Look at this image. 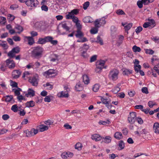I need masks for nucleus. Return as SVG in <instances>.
I'll use <instances>...</instances> for the list:
<instances>
[{
    "label": "nucleus",
    "instance_id": "nucleus-1",
    "mask_svg": "<svg viewBox=\"0 0 159 159\" xmlns=\"http://www.w3.org/2000/svg\"><path fill=\"white\" fill-rule=\"evenodd\" d=\"M43 52V48H42L37 46L34 48V49L32 52V54L34 57L39 59L42 57Z\"/></svg>",
    "mask_w": 159,
    "mask_h": 159
},
{
    "label": "nucleus",
    "instance_id": "nucleus-2",
    "mask_svg": "<svg viewBox=\"0 0 159 159\" xmlns=\"http://www.w3.org/2000/svg\"><path fill=\"white\" fill-rule=\"evenodd\" d=\"M119 73V71L116 68L112 69L109 72V78L114 81H116L118 79Z\"/></svg>",
    "mask_w": 159,
    "mask_h": 159
},
{
    "label": "nucleus",
    "instance_id": "nucleus-3",
    "mask_svg": "<svg viewBox=\"0 0 159 159\" xmlns=\"http://www.w3.org/2000/svg\"><path fill=\"white\" fill-rule=\"evenodd\" d=\"M75 36L77 38L80 39L77 40V42L84 43L88 41L86 38L84 37V34L81 30H76Z\"/></svg>",
    "mask_w": 159,
    "mask_h": 159
},
{
    "label": "nucleus",
    "instance_id": "nucleus-4",
    "mask_svg": "<svg viewBox=\"0 0 159 159\" xmlns=\"http://www.w3.org/2000/svg\"><path fill=\"white\" fill-rule=\"evenodd\" d=\"M136 120V113L134 112H130L128 117L129 122L131 124H133L134 123Z\"/></svg>",
    "mask_w": 159,
    "mask_h": 159
},
{
    "label": "nucleus",
    "instance_id": "nucleus-5",
    "mask_svg": "<svg viewBox=\"0 0 159 159\" xmlns=\"http://www.w3.org/2000/svg\"><path fill=\"white\" fill-rule=\"evenodd\" d=\"M26 133V136L27 137H31L37 134L38 132V130L34 128H32L30 130H27L24 131Z\"/></svg>",
    "mask_w": 159,
    "mask_h": 159
},
{
    "label": "nucleus",
    "instance_id": "nucleus-6",
    "mask_svg": "<svg viewBox=\"0 0 159 159\" xmlns=\"http://www.w3.org/2000/svg\"><path fill=\"white\" fill-rule=\"evenodd\" d=\"M25 3L28 7H35L38 5L39 2L37 0H27Z\"/></svg>",
    "mask_w": 159,
    "mask_h": 159
},
{
    "label": "nucleus",
    "instance_id": "nucleus-7",
    "mask_svg": "<svg viewBox=\"0 0 159 159\" xmlns=\"http://www.w3.org/2000/svg\"><path fill=\"white\" fill-rule=\"evenodd\" d=\"M28 81L33 86H37L39 81L38 77L36 76L30 77Z\"/></svg>",
    "mask_w": 159,
    "mask_h": 159
},
{
    "label": "nucleus",
    "instance_id": "nucleus-8",
    "mask_svg": "<svg viewBox=\"0 0 159 159\" xmlns=\"http://www.w3.org/2000/svg\"><path fill=\"white\" fill-rule=\"evenodd\" d=\"M21 73L20 70H14L12 73V76L14 79H17L20 77Z\"/></svg>",
    "mask_w": 159,
    "mask_h": 159
},
{
    "label": "nucleus",
    "instance_id": "nucleus-9",
    "mask_svg": "<svg viewBox=\"0 0 159 159\" xmlns=\"http://www.w3.org/2000/svg\"><path fill=\"white\" fill-rule=\"evenodd\" d=\"M7 65L10 69H14L15 67V64L14 61L11 59H7L6 61Z\"/></svg>",
    "mask_w": 159,
    "mask_h": 159
},
{
    "label": "nucleus",
    "instance_id": "nucleus-10",
    "mask_svg": "<svg viewBox=\"0 0 159 159\" xmlns=\"http://www.w3.org/2000/svg\"><path fill=\"white\" fill-rule=\"evenodd\" d=\"M55 70H54L50 69L43 73V75L46 76V78H48L50 75L55 74Z\"/></svg>",
    "mask_w": 159,
    "mask_h": 159
},
{
    "label": "nucleus",
    "instance_id": "nucleus-11",
    "mask_svg": "<svg viewBox=\"0 0 159 159\" xmlns=\"http://www.w3.org/2000/svg\"><path fill=\"white\" fill-rule=\"evenodd\" d=\"M154 57H156V56H153V57L151 59L152 64V65L157 66L159 68V59L155 58Z\"/></svg>",
    "mask_w": 159,
    "mask_h": 159
},
{
    "label": "nucleus",
    "instance_id": "nucleus-12",
    "mask_svg": "<svg viewBox=\"0 0 159 159\" xmlns=\"http://www.w3.org/2000/svg\"><path fill=\"white\" fill-rule=\"evenodd\" d=\"M146 21H148V24L150 26L149 28L151 29L154 27L156 25V23L155 20L153 19H147L146 20Z\"/></svg>",
    "mask_w": 159,
    "mask_h": 159
},
{
    "label": "nucleus",
    "instance_id": "nucleus-13",
    "mask_svg": "<svg viewBox=\"0 0 159 159\" xmlns=\"http://www.w3.org/2000/svg\"><path fill=\"white\" fill-rule=\"evenodd\" d=\"M57 96L59 98H68L69 96V94L66 91H62L58 93Z\"/></svg>",
    "mask_w": 159,
    "mask_h": 159
},
{
    "label": "nucleus",
    "instance_id": "nucleus-14",
    "mask_svg": "<svg viewBox=\"0 0 159 159\" xmlns=\"http://www.w3.org/2000/svg\"><path fill=\"white\" fill-rule=\"evenodd\" d=\"M102 138L100 135L96 134H94L91 136L92 139L95 140L96 141H100Z\"/></svg>",
    "mask_w": 159,
    "mask_h": 159
},
{
    "label": "nucleus",
    "instance_id": "nucleus-15",
    "mask_svg": "<svg viewBox=\"0 0 159 159\" xmlns=\"http://www.w3.org/2000/svg\"><path fill=\"white\" fill-rule=\"evenodd\" d=\"M153 129L155 133L158 134L159 133V123L158 122L154 123Z\"/></svg>",
    "mask_w": 159,
    "mask_h": 159
},
{
    "label": "nucleus",
    "instance_id": "nucleus-16",
    "mask_svg": "<svg viewBox=\"0 0 159 159\" xmlns=\"http://www.w3.org/2000/svg\"><path fill=\"white\" fill-rule=\"evenodd\" d=\"M83 81L85 84H88L89 83V80L88 76L84 74L82 76Z\"/></svg>",
    "mask_w": 159,
    "mask_h": 159
},
{
    "label": "nucleus",
    "instance_id": "nucleus-17",
    "mask_svg": "<svg viewBox=\"0 0 159 159\" xmlns=\"http://www.w3.org/2000/svg\"><path fill=\"white\" fill-rule=\"evenodd\" d=\"M26 95L27 97H33L35 95V92L33 90L31 89H29L28 93L27 94H26Z\"/></svg>",
    "mask_w": 159,
    "mask_h": 159
},
{
    "label": "nucleus",
    "instance_id": "nucleus-18",
    "mask_svg": "<svg viewBox=\"0 0 159 159\" xmlns=\"http://www.w3.org/2000/svg\"><path fill=\"white\" fill-rule=\"evenodd\" d=\"M83 21L85 23H91L93 22V19L90 16H87L85 17L83 20Z\"/></svg>",
    "mask_w": 159,
    "mask_h": 159
},
{
    "label": "nucleus",
    "instance_id": "nucleus-19",
    "mask_svg": "<svg viewBox=\"0 0 159 159\" xmlns=\"http://www.w3.org/2000/svg\"><path fill=\"white\" fill-rule=\"evenodd\" d=\"M39 128L40 132H43L48 129V127L44 125H40L39 126Z\"/></svg>",
    "mask_w": 159,
    "mask_h": 159
},
{
    "label": "nucleus",
    "instance_id": "nucleus-20",
    "mask_svg": "<svg viewBox=\"0 0 159 159\" xmlns=\"http://www.w3.org/2000/svg\"><path fill=\"white\" fill-rule=\"evenodd\" d=\"M118 146H119L118 150H120L123 149L124 148L125 144L123 140H120L119 142Z\"/></svg>",
    "mask_w": 159,
    "mask_h": 159
},
{
    "label": "nucleus",
    "instance_id": "nucleus-21",
    "mask_svg": "<svg viewBox=\"0 0 159 159\" xmlns=\"http://www.w3.org/2000/svg\"><path fill=\"white\" fill-rule=\"evenodd\" d=\"M114 137L116 139L120 140L122 138L123 136L121 132H117L115 133Z\"/></svg>",
    "mask_w": 159,
    "mask_h": 159
},
{
    "label": "nucleus",
    "instance_id": "nucleus-22",
    "mask_svg": "<svg viewBox=\"0 0 159 159\" xmlns=\"http://www.w3.org/2000/svg\"><path fill=\"white\" fill-rule=\"evenodd\" d=\"M102 138L104 140L103 141L107 143H111V138L110 136H106Z\"/></svg>",
    "mask_w": 159,
    "mask_h": 159
},
{
    "label": "nucleus",
    "instance_id": "nucleus-23",
    "mask_svg": "<svg viewBox=\"0 0 159 159\" xmlns=\"http://www.w3.org/2000/svg\"><path fill=\"white\" fill-rule=\"evenodd\" d=\"M15 29L18 30V31L17 33L18 34H20L23 30V28L20 25L18 24L15 25Z\"/></svg>",
    "mask_w": 159,
    "mask_h": 159
},
{
    "label": "nucleus",
    "instance_id": "nucleus-24",
    "mask_svg": "<svg viewBox=\"0 0 159 159\" xmlns=\"http://www.w3.org/2000/svg\"><path fill=\"white\" fill-rule=\"evenodd\" d=\"M124 75H128L132 73V71L131 70L123 68L122 69Z\"/></svg>",
    "mask_w": 159,
    "mask_h": 159
},
{
    "label": "nucleus",
    "instance_id": "nucleus-25",
    "mask_svg": "<svg viewBox=\"0 0 159 159\" xmlns=\"http://www.w3.org/2000/svg\"><path fill=\"white\" fill-rule=\"evenodd\" d=\"M26 106L27 107H32L35 106L34 102L33 101L28 102L26 103Z\"/></svg>",
    "mask_w": 159,
    "mask_h": 159
},
{
    "label": "nucleus",
    "instance_id": "nucleus-26",
    "mask_svg": "<svg viewBox=\"0 0 159 159\" xmlns=\"http://www.w3.org/2000/svg\"><path fill=\"white\" fill-rule=\"evenodd\" d=\"M12 90L14 91L15 95L17 96L20 94V92L21 91V89L20 88L17 87V89H13Z\"/></svg>",
    "mask_w": 159,
    "mask_h": 159
},
{
    "label": "nucleus",
    "instance_id": "nucleus-27",
    "mask_svg": "<svg viewBox=\"0 0 159 159\" xmlns=\"http://www.w3.org/2000/svg\"><path fill=\"white\" fill-rule=\"evenodd\" d=\"M28 40V44L30 45H32L34 43V41L32 37L26 36L25 37Z\"/></svg>",
    "mask_w": 159,
    "mask_h": 159
},
{
    "label": "nucleus",
    "instance_id": "nucleus-28",
    "mask_svg": "<svg viewBox=\"0 0 159 159\" xmlns=\"http://www.w3.org/2000/svg\"><path fill=\"white\" fill-rule=\"evenodd\" d=\"M101 20V19H96L95 21L94 22L95 26L96 28H99L101 26V25L100 24V21Z\"/></svg>",
    "mask_w": 159,
    "mask_h": 159
},
{
    "label": "nucleus",
    "instance_id": "nucleus-29",
    "mask_svg": "<svg viewBox=\"0 0 159 159\" xmlns=\"http://www.w3.org/2000/svg\"><path fill=\"white\" fill-rule=\"evenodd\" d=\"M110 123V121L109 120H107L106 121L100 120L99 121L98 124L99 125H105L107 124L109 125Z\"/></svg>",
    "mask_w": 159,
    "mask_h": 159
},
{
    "label": "nucleus",
    "instance_id": "nucleus-30",
    "mask_svg": "<svg viewBox=\"0 0 159 159\" xmlns=\"http://www.w3.org/2000/svg\"><path fill=\"white\" fill-rule=\"evenodd\" d=\"M96 67L95 69V71L97 73H99L100 72L101 70L103 68V67L97 64H96Z\"/></svg>",
    "mask_w": 159,
    "mask_h": 159
},
{
    "label": "nucleus",
    "instance_id": "nucleus-31",
    "mask_svg": "<svg viewBox=\"0 0 159 159\" xmlns=\"http://www.w3.org/2000/svg\"><path fill=\"white\" fill-rule=\"evenodd\" d=\"M132 49L133 51L134 52H140L141 51V49L140 47H137L136 45H134L132 48Z\"/></svg>",
    "mask_w": 159,
    "mask_h": 159
},
{
    "label": "nucleus",
    "instance_id": "nucleus-32",
    "mask_svg": "<svg viewBox=\"0 0 159 159\" xmlns=\"http://www.w3.org/2000/svg\"><path fill=\"white\" fill-rule=\"evenodd\" d=\"M132 25L133 24L132 23H130L128 24L127 25H126L124 26V29L125 31H127V33H128V30H129L132 27Z\"/></svg>",
    "mask_w": 159,
    "mask_h": 159
},
{
    "label": "nucleus",
    "instance_id": "nucleus-33",
    "mask_svg": "<svg viewBox=\"0 0 159 159\" xmlns=\"http://www.w3.org/2000/svg\"><path fill=\"white\" fill-rule=\"evenodd\" d=\"M82 147V144L80 143H77L75 145V148L79 151L81 149Z\"/></svg>",
    "mask_w": 159,
    "mask_h": 159
},
{
    "label": "nucleus",
    "instance_id": "nucleus-34",
    "mask_svg": "<svg viewBox=\"0 0 159 159\" xmlns=\"http://www.w3.org/2000/svg\"><path fill=\"white\" fill-rule=\"evenodd\" d=\"M120 90V88L118 87H115L111 90L112 92L114 94L118 93Z\"/></svg>",
    "mask_w": 159,
    "mask_h": 159
},
{
    "label": "nucleus",
    "instance_id": "nucleus-35",
    "mask_svg": "<svg viewBox=\"0 0 159 159\" xmlns=\"http://www.w3.org/2000/svg\"><path fill=\"white\" fill-rule=\"evenodd\" d=\"M99 87L100 86L98 84H96L93 86V90L94 92H97L99 90Z\"/></svg>",
    "mask_w": 159,
    "mask_h": 159
},
{
    "label": "nucleus",
    "instance_id": "nucleus-36",
    "mask_svg": "<svg viewBox=\"0 0 159 159\" xmlns=\"http://www.w3.org/2000/svg\"><path fill=\"white\" fill-rule=\"evenodd\" d=\"M62 27L66 31H69L70 28L69 27L66 23H63L62 24Z\"/></svg>",
    "mask_w": 159,
    "mask_h": 159
},
{
    "label": "nucleus",
    "instance_id": "nucleus-37",
    "mask_svg": "<svg viewBox=\"0 0 159 159\" xmlns=\"http://www.w3.org/2000/svg\"><path fill=\"white\" fill-rule=\"evenodd\" d=\"M6 22V19L5 17L3 16H0V23L2 25H4Z\"/></svg>",
    "mask_w": 159,
    "mask_h": 159
},
{
    "label": "nucleus",
    "instance_id": "nucleus-38",
    "mask_svg": "<svg viewBox=\"0 0 159 159\" xmlns=\"http://www.w3.org/2000/svg\"><path fill=\"white\" fill-rule=\"evenodd\" d=\"M38 43L39 44H43L46 43L45 40L44 38H40L38 40Z\"/></svg>",
    "mask_w": 159,
    "mask_h": 159
},
{
    "label": "nucleus",
    "instance_id": "nucleus-39",
    "mask_svg": "<svg viewBox=\"0 0 159 159\" xmlns=\"http://www.w3.org/2000/svg\"><path fill=\"white\" fill-rule=\"evenodd\" d=\"M11 109L14 112H17L18 110L17 105L15 104L13 105L11 107Z\"/></svg>",
    "mask_w": 159,
    "mask_h": 159
},
{
    "label": "nucleus",
    "instance_id": "nucleus-40",
    "mask_svg": "<svg viewBox=\"0 0 159 159\" xmlns=\"http://www.w3.org/2000/svg\"><path fill=\"white\" fill-rule=\"evenodd\" d=\"M46 43L47 42H50L51 40L53 39V38L51 36H46L44 37Z\"/></svg>",
    "mask_w": 159,
    "mask_h": 159
},
{
    "label": "nucleus",
    "instance_id": "nucleus-41",
    "mask_svg": "<svg viewBox=\"0 0 159 159\" xmlns=\"http://www.w3.org/2000/svg\"><path fill=\"white\" fill-rule=\"evenodd\" d=\"M105 63V61L104 60H101L99 61H97L96 62V64L98 65H99V66H101L103 67Z\"/></svg>",
    "mask_w": 159,
    "mask_h": 159
},
{
    "label": "nucleus",
    "instance_id": "nucleus-42",
    "mask_svg": "<svg viewBox=\"0 0 159 159\" xmlns=\"http://www.w3.org/2000/svg\"><path fill=\"white\" fill-rule=\"evenodd\" d=\"M8 56L10 57V59H11L15 57V54L11 50L8 53Z\"/></svg>",
    "mask_w": 159,
    "mask_h": 159
},
{
    "label": "nucleus",
    "instance_id": "nucleus-43",
    "mask_svg": "<svg viewBox=\"0 0 159 159\" xmlns=\"http://www.w3.org/2000/svg\"><path fill=\"white\" fill-rule=\"evenodd\" d=\"M116 13L118 15H123L125 14V13L123 11L120 9L117 10L116 11Z\"/></svg>",
    "mask_w": 159,
    "mask_h": 159
},
{
    "label": "nucleus",
    "instance_id": "nucleus-44",
    "mask_svg": "<svg viewBox=\"0 0 159 159\" xmlns=\"http://www.w3.org/2000/svg\"><path fill=\"white\" fill-rule=\"evenodd\" d=\"M44 87H48L47 89L48 90H51L53 88V85L50 84L49 83H47L45 84H44Z\"/></svg>",
    "mask_w": 159,
    "mask_h": 159
},
{
    "label": "nucleus",
    "instance_id": "nucleus-45",
    "mask_svg": "<svg viewBox=\"0 0 159 159\" xmlns=\"http://www.w3.org/2000/svg\"><path fill=\"white\" fill-rule=\"evenodd\" d=\"M97 43H99L101 45H102L103 44L102 40L101 39L100 37L99 36H98L97 37V40L96 41Z\"/></svg>",
    "mask_w": 159,
    "mask_h": 159
},
{
    "label": "nucleus",
    "instance_id": "nucleus-46",
    "mask_svg": "<svg viewBox=\"0 0 159 159\" xmlns=\"http://www.w3.org/2000/svg\"><path fill=\"white\" fill-rule=\"evenodd\" d=\"M12 51L14 52L15 54L18 53L20 51V48L18 47L14 48L12 49Z\"/></svg>",
    "mask_w": 159,
    "mask_h": 159
},
{
    "label": "nucleus",
    "instance_id": "nucleus-47",
    "mask_svg": "<svg viewBox=\"0 0 159 159\" xmlns=\"http://www.w3.org/2000/svg\"><path fill=\"white\" fill-rule=\"evenodd\" d=\"M81 56L85 58H87L89 57V55L86 52V51H83L81 53Z\"/></svg>",
    "mask_w": 159,
    "mask_h": 159
},
{
    "label": "nucleus",
    "instance_id": "nucleus-48",
    "mask_svg": "<svg viewBox=\"0 0 159 159\" xmlns=\"http://www.w3.org/2000/svg\"><path fill=\"white\" fill-rule=\"evenodd\" d=\"M141 68V66L139 65H136L134 66V69L135 71L137 73L139 72V70Z\"/></svg>",
    "mask_w": 159,
    "mask_h": 159
},
{
    "label": "nucleus",
    "instance_id": "nucleus-49",
    "mask_svg": "<svg viewBox=\"0 0 159 159\" xmlns=\"http://www.w3.org/2000/svg\"><path fill=\"white\" fill-rule=\"evenodd\" d=\"M82 88V87L80 84H77L75 86V90L77 91H80Z\"/></svg>",
    "mask_w": 159,
    "mask_h": 159
},
{
    "label": "nucleus",
    "instance_id": "nucleus-50",
    "mask_svg": "<svg viewBox=\"0 0 159 159\" xmlns=\"http://www.w3.org/2000/svg\"><path fill=\"white\" fill-rule=\"evenodd\" d=\"M11 85L12 87H16L17 88L18 87L17 85V83L15 82V81H12L11 80Z\"/></svg>",
    "mask_w": 159,
    "mask_h": 159
},
{
    "label": "nucleus",
    "instance_id": "nucleus-51",
    "mask_svg": "<svg viewBox=\"0 0 159 159\" xmlns=\"http://www.w3.org/2000/svg\"><path fill=\"white\" fill-rule=\"evenodd\" d=\"M89 5V2L88 1L85 2L83 5V8L85 10L87 9Z\"/></svg>",
    "mask_w": 159,
    "mask_h": 159
},
{
    "label": "nucleus",
    "instance_id": "nucleus-52",
    "mask_svg": "<svg viewBox=\"0 0 159 159\" xmlns=\"http://www.w3.org/2000/svg\"><path fill=\"white\" fill-rule=\"evenodd\" d=\"M79 10L78 9H74L72 10L70 13L72 14L73 15H77L79 13Z\"/></svg>",
    "mask_w": 159,
    "mask_h": 159
},
{
    "label": "nucleus",
    "instance_id": "nucleus-53",
    "mask_svg": "<svg viewBox=\"0 0 159 159\" xmlns=\"http://www.w3.org/2000/svg\"><path fill=\"white\" fill-rule=\"evenodd\" d=\"M13 98L12 96L11 95H7L6 96V101L7 102H10L11 101Z\"/></svg>",
    "mask_w": 159,
    "mask_h": 159
},
{
    "label": "nucleus",
    "instance_id": "nucleus-54",
    "mask_svg": "<svg viewBox=\"0 0 159 159\" xmlns=\"http://www.w3.org/2000/svg\"><path fill=\"white\" fill-rule=\"evenodd\" d=\"M68 155V153L67 152H63L61 154V156L62 158L65 159L67 158V157H69Z\"/></svg>",
    "mask_w": 159,
    "mask_h": 159
},
{
    "label": "nucleus",
    "instance_id": "nucleus-55",
    "mask_svg": "<svg viewBox=\"0 0 159 159\" xmlns=\"http://www.w3.org/2000/svg\"><path fill=\"white\" fill-rule=\"evenodd\" d=\"M48 7L45 5H42L41 7V9L42 11H47L48 10Z\"/></svg>",
    "mask_w": 159,
    "mask_h": 159
},
{
    "label": "nucleus",
    "instance_id": "nucleus-56",
    "mask_svg": "<svg viewBox=\"0 0 159 159\" xmlns=\"http://www.w3.org/2000/svg\"><path fill=\"white\" fill-rule=\"evenodd\" d=\"M110 30L111 33L112 34H113L114 33L116 32V28L114 26H111Z\"/></svg>",
    "mask_w": 159,
    "mask_h": 159
},
{
    "label": "nucleus",
    "instance_id": "nucleus-57",
    "mask_svg": "<svg viewBox=\"0 0 159 159\" xmlns=\"http://www.w3.org/2000/svg\"><path fill=\"white\" fill-rule=\"evenodd\" d=\"M141 91L142 93H145V94H148V89L146 87H144L142 88Z\"/></svg>",
    "mask_w": 159,
    "mask_h": 159
},
{
    "label": "nucleus",
    "instance_id": "nucleus-58",
    "mask_svg": "<svg viewBox=\"0 0 159 159\" xmlns=\"http://www.w3.org/2000/svg\"><path fill=\"white\" fill-rule=\"evenodd\" d=\"M98 28H94L93 29H92L90 30V33L92 34H96L98 32Z\"/></svg>",
    "mask_w": 159,
    "mask_h": 159
},
{
    "label": "nucleus",
    "instance_id": "nucleus-59",
    "mask_svg": "<svg viewBox=\"0 0 159 159\" xmlns=\"http://www.w3.org/2000/svg\"><path fill=\"white\" fill-rule=\"evenodd\" d=\"M143 3L142 0H139L137 2V5L139 8H141L143 6Z\"/></svg>",
    "mask_w": 159,
    "mask_h": 159
},
{
    "label": "nucleus",
    "instance_id": "nucleus-60",
    "mask_svg": "<svg viewBox=\"0 0 159 159\" xmlns=\"http://www.w3.org/2000/svg\"><path fill=\"white\" fill-rule=\"evenodd\" d=\"M44 123L47 125H52L53 122L50 120H47L45 121Z\"/></svg>",
    "mask_w": 159,
    "mask_h": 159
},
{
    "label": "nucleus",
    "instance_id": "nucleus-61",
    "mask_svg": "<svg viewBox=\"0 0 159 159\" xmlns=\"http://www.w3.org/2000/svg\"><path fill=\"white\" fill-rule=\"evenodd\" d=\"M128 94L130 97H133L134 96L135 94V92L134 91L130 90L128 92Z\"/></svg>",
    "mask_w": 159,
    "mask_h": 159
},
{
    "label": "nucleus",
    "instance_id": "nucleus-62",
    "mask_svg": "<svg viewBox=\"0 0 159 159\" xmlns=\"http://www.w3.org/2000/svg\"><path fill=\"white\" fill-rule=\"evenodd\" d=\"M145 52L147 54H152L154 53V51L152 49H146L145 50Z\"/></svg>",
    "mask_w": 159,
    "mask_h": 159
},
{
    "label": "nucleus",
    "instance_id": "nucleus-63",
    "mask_svg": "<svg viewBox=\"0 0 159 159\" xmlns=\"http://www.w3.org/2000/svg\"><path fill=\"white\" fill-rule=\"evenodd\" d=\"M143 30V28L141 26H139L135 30V32L137 34L139 33Z\"/></svg>",
    "mask_w": 159,
    "mask_h": 159
},
{
    "label": "nucleus",
    "instance_id": "nucleus-64",
    "mask_svg": "<svg viewBox=\"0 0 159 159\" xmlns=\"http://www.w3.org/2000/svg\"><path fill=\"white\" fill-rule=\"evenodd\" d=\"M97 56L96 55H94L92 56L90 58V62H92L96 61L97 60Z\"/></svg>",
    "mask_w": 159,
    "mask_h": 159
}]
</instances>
